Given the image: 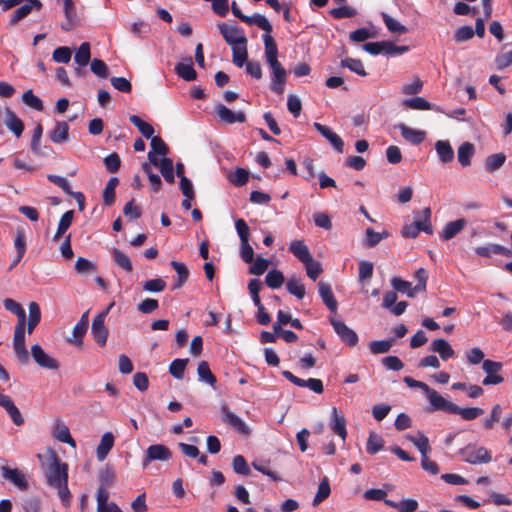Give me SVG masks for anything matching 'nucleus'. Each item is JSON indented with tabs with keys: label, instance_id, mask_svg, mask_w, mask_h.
<instances>
[{
	"label": "nucleus",
	"instance_id": "58",
	"mask_svg": "<svg viewBox=\"0 0 512 512\" xmlns=\"http://www.w3.org/2000/svg\"><path fill=\"white\" fill-rule=\"evenodd\" d=\"M249 173L244 168H236L233 174L229 177V181L235 186H243L248 182Z\"/></svg>",
	"mask_w": 512,
	"mask_h": 512
},
{
	"label": "nucleus",
	"instance_id": "17",
	"mask_svg": "<svg viewBox=\"0 0 512 512\" xmlns=\"http://www.w3.org/2000/svg\"><path fill=\"white\" fill-rule=\"evenodd\" d=\"M2 475L5 479L11 481L20 490H26L28 488V482L25 475L18 469H12L7 466L1 468Z\"/></svg>",
	"mask_w": 512,
	"mask_h": 512
},
{
	"label": "nucleus",
	"instance_id": "50",
	"mask_svg": "<svg viewBox=\"0 0 512 512\" xmlns=\"http://www.w3.org/2000/svg\"><path fill=\"white\" fill-rule=\"evenodd\" d=\"M394 341V338L388 340L373 341L369 344L370 351L373 354L387 353L391 349Z\"/></svg>",
	"mask_w": 512,
	"mask_h": 512
},
{
	"label": "nucleus",
	"instance_id": "63",
	"mask_svg": "<svg viewBox=\"0 0 512 512\" xmlns=\"http://www.w3.org/2000/svg\"><path fill=\"white\" fill-rule=\"evenodd\" d=\"M104 164L108 172L115 173L119 170L121 165V159L115 152L104 158Z\"/></svg>",
	"mask_w": 512,
	"mask_h": 512
},
{
	"label": "nucleus",
	"instance_id": "28",
	"mask_svg": "<svg viewBox=\"0 0 512 512\" xmlns=\"http://www.w3.org/2000/svg\"><path fill=\"white\" fill-rule=\"evenodd\" d=\"M431 350L438 353L443 360H448L454 355L451 345L442 338L436 339L431 343Z\"/></svg>",
	"mask_w": 512,
	"mask_h": 512
},
{
	"label": "nucleus",
	"instance_id": "47",
	"mask_svg": "<svg viewBox=\"0 0 512 512\" xmlns=\"http://www.w3.org/2000/svg\"><path fill=\"white\" fill-rule=\"evenodd\" d=\"M197 373L200 381H204L207 384H215L216 377L210 370L209 364L206 361H201L197 367Z\"/></svg>",
	"mask_w": 512,
	"mask_h": 512
},
{
	"label": "nucleus",
	"instance_id": "61",
	"mask_svg": "<svg viewBox=\"0 0 512 512\" xmlns=\"http://www.w3.org/2000/svg\"><path fill=\"white\" fill-rule=\"evenodd\" d=\"M166 287V282L161 278H155L143 283V289L147 292H162Z\"/></svg>",
	"mask_w": 512,
	"mask_h": 512
},
{
	"label": "nucleus",
	"instance_id": "62",
	"mask_svg": "<svg viewBox=\"0 0 512 512\" xmlns=\"http://www.w3.org/2000/svg\"><path fill=\"white\" fill-rule=\"evenodd\" d=\"M235 229L237 231L241 243L245 241L249 242L250 229L244 219L239 218L235 221Z\"/></svg>",
	"mask_w": 512,
	"mask_h": 512
},
{
	"label": "nucleus",
	"instance_id": "38",
	"mask_svg": "<svg viewBox=\"0 0 512 512\" xmlns=\"http://www.w3.org/2000/svg\"><path fill=\"white\" fill-rule=\"evenodd\" d=\"M130 122L138 128L140 133L147 139H150L153 137L154 134V128L151 124L148 122H145L137 115H131L129 117Z\"/></svg>",
	"mask_w": 512,
	"mask_h": 512
},
{
	"label": "nucleus",
	"instance_id": "55",
	"mask_svg": "<svg viewBox=\"0 0 512 512\" xmlns=\"http://www.w3.org/2000/svg\"><path fill=\"white\" fill-rule=\"evenodd\" d=\"M246 46L247 45H245V46L238 45V46L232 47V60H233V63L238 67H242L244 65V63L247 62L248 53H247Z\"/></svg>",
	"mask_w": 512,
	"mask_h": 512
},
{
	"label": "nucleus",
	"instance_id": "41",
	"mask_svg": "<svg viewBox=\"0 0 512 512\" xmlns=\"http://www.w3.org/2000/svg\"><path fill=\"white\" fill-rule=\"evenodd\" d=\"M91 58L90 52V44L88 42H83L79 48L77 49L74 61L81 67L86 66Z\"/></svg>",
	"mask_w": 512,
	"mask_h": 512
},
{
	"label": "nucleus",
	"instance_id": "53",
	"mask_svg": "<svg viewBox=\"0 0 512 512\" xmlns=\"http://www.w3.org/2000/svg\"><path fill=\"white\" fill-rule=\"evenodd\" d=\"M232 468L236 474L243 476H248L250 474L248 463L242 455L234 456L232 460Z\"/></svg>",
	"mask_w": 512,
	"mask_h": 512
},
{
	"label": "nucleus",
	"instance_id": "12",
	"mask_svg": "<svg viewBox=\"0 0 512 512\" xmlns=\"http://www.w3.org/2000/svg\"><path fill=\"white\" fill-rule=\"evenodd\" d=\"M40 0H26L23 5L17 8L12 14L9 24L15 26L20 20L27 17L33 10L40 11L42 8Z\"/></svg>",
	"mask_w": 512,
	"mask_h": 512
},
{
	"label": "nucleus",
	"instance_id": "46",
	"mask_svg": "<svg viewBox=\"0 0 512 512\" xmlns=\"http://www.w3.org/2000/svg\"><path fill=\"white\" fill-rule=\"evenodd\" d=\"M160 172L168 183L175 182L173 161L170 158L163 157L161 159Z\"/></svg>",
	"mask_w": 512,
	"mask_h": 512
},
{
	"label": "nucleus",
	"instance_id": "3",
	"mask_svg": "<svg viewBox=\"0 0 512 512\" xmlns=\"http://www.w3.org/2000/svg\"><path fill=\"white\" fill-rule=\"evenodd\" d=\"M418 388H423L430 403V411H443L448 414H452L453 411H456L455 403L441 396L436 390L430 388V386H418Z\"/></svg>",
	"mask_w": 512,
	"mask_h": 512
},
{
	"label": "nucleus",
	"instance_id": "48",
	"mask_svg": "<svg viewBox=\"0 0 512 512\" xmlns=\"http://www.w3.org/2000/svg\"><path fill=\"white\" fill-rule=\"evenodd\" d=\"M382 18L385 26L391 33L403 34L407 31L404 25L392 18L389 14L382 12Z\"/></svg>",
	"mask_w": 512,
	"mask_h": 512
},
{
	"label": "nucleus",
	"instance_id": "51",
	"mask_svg": "<svg viewBox=\"0 0 512 512\" xmlns=\"http://www.w3.org/2000/svg\"><path fill=\"white\" fill-rule=\"evenodd\" d=\"M22 100L27 106L37 111H43L44 109L42 100L38 96L34 95L32 90H27L24 92L22 95Z\"/></svg>",
	"mask_w": 512,
	"mask_h": 512
},
{
	"label": "nucleus",
	"instance_id": "64",
	"mask_svg": "<svg viewBox=\"0 0 512 512\" xmlns=\"http://www.w3.org/2000/svg\"><path fill=\"white\" fill-rule=\"evenodd\" d=\"M90 69L100 78H106L108 76V67L105 62L100 59H93L90 64Z\"/></svg>",
	"mask_w": 512,
	"mask_h": 512
},
{
	"label": "nucleus",
	"instance_id": "16",
	"mask_svg": "<svg viewBox=\"0 0 512 512\" xmlns=\"http://www.w3.org/2000/svg\"><path fill=\"white\" fill-rule=\"evenodd\" d=\"M318 292L319 296L321 297L323 303L327 306V308L331 312L335 313L337 310L338 303L334 297L331 285L326 282L320 281L318 283Z\"/></svg>",
	"mask_w": 512,
	"mask_h": 512
},
{
	"label": "nucleus",
	"instance_id": "26",
	"mask_svg": "<svg viewBox=\"0 0 512 512\" xmlns=\"http://www.w3.org/2000/svg\"><path fill=\"white\" fill-rule=\"evenodd\" d=\"M175 72L177 75L186 80V81H194L197 78V73L193 67L192 58H187V63H178L175 66Z\"/></svg>",
	"mask_w": 512,
	"mask_h": 512
},
{
	"label": "nucleus",
	"instance_id": "4",
	"mask_svg": "<svg viewBox=\"0 0 512 512\" xmlns=\"http://www.w3.org/2000/svg\"><path fill=\"white\" fill-rule=\"evenodd\" d=\"M462 459L470 464L489 463L492 460L490 452L485 447L467 445L459 451Z\"/></svg>",
	"mask_w": 512,
	"mask_h": 512
},
{
	"label": "nucleus",
	"instance_id": "37",
	"mask_svg": "<svg viewBox=\"0 0 512 512\" xmlns=\"http://www.w3.org/2000/svg\"><path fill=\"white\" fill-rule=\"evenodd\" d=\"M112 257H113L114 263L118 267L122 268L123 270H125L128 273L132 272L133 266H132L131 260L124 252H122L118 248H113Z\"/></svg>",
	"mask_w": 512,
	"mask_h": 512
},
{
	"label": "nucleus",
	"instance_id": "10",
	"mask_svg": "<svg viewBox=\"0 0 512 512\" xmlns=\"http://www.w3.org/2000/svg\"><path fill=\"white\" fill-rule=\"evenodd\" d=\"M482 368L487 374L482 384H500L505 381V378L499 374L502 369V363L492 360H484Z\"/></svg>",
	"mask_w": 512,
	"mask_h": 512
},
{
	"label": "nucleus",
	"instance_id": "27",
	"mask_svg": "<svg viewBox=\"0 0 512 512\" xmlns=\"http://www.w3.org/2000/svg\"><path fill=\"white\" fill-rule=\"evenodd\" d=\"M53 436L59 442L67 443L72 447L76 446V442L72 438L68 426L65 425L63 422H57L54 428Z\"/></svg>",
	"mask_w": 512,
	"mask_h": 512
},
{
	"label": "nucleus",
	"instance_id": "9",
	"mask_svg": "<svg viewBox=\"0 0 512 512\" xmlns=\"http://www.w3.org/2000/svg\"><path fill=\"white\" fill-rule=\"evenodd\" d=\"M220 410L224 423L234 428L240 434L248 435L250 433L248 425L240 417L231 412L226 404H222Z\"/></svg>",
	"mask_w": 512,
	"mask_h": 512
},
{
	"label": "nucleus",
	"instance_id": "43",
	"mask_svg": "<svg viewBox=\"0 0 512 512\" xmlns=\"http://www.w3.org/2000/svg\"><path fill=\"white\" fill-rule=\"evenodd\" d=\"M286 289L291 295H294L298 299H303L306 293L304 284H302L299 279L294 277L288 279L286 283Z\"/></svg>",
	"mask_w": 512,
	"mask_h": 512
},
{
	"label": "nucleus",
	"instance_id": "19",
	"mask_svg": "<svg viewBox=\"0 0 512 512\" xmlns=\"http://www.w3.org/2000/svg\"><path fill=\"white\" fill-rule=\"evenodd\" d=\"M289 251L303 264L310 262L312 255L302 240H294L289 245Z\"/></svg>",
	"mask_w": 512,
	"mask_h": 512
},
{
	"label": "nucleus",
	"instance_id": "35",
	"mask_svg": "<svg viewBox=\"0 0 512 512\" xmlns=\"http://www.w3.org/2000/svg\"><path fill=\"white\" fill-rule=\"evenodd\" d=\"M475 148L470 142H464L458 148V161L462 166H469L471 164V158L474 155Z\"/></svg>",
	"mask_w": 512,
	"mask_h": 512
},
{
	"label": "nucleus",
	"instance_id": "57",
	"mask_svg": "<svg viewBox=\"0 0 512 512\" xmlns=\"http://www.w3.org/2000/svg\"><path fill=\"white\" fill-rule=\"evenodd\" d=\"M330 15L335 19L352 18L356 16L357 11L355 8L350 6H340L330 10Z\"/></svg>",
	"mask_w": 512,
	"mask_h": 512
},
{
	"label": "nucleus",
	"instance_id": "29",
	"mask_svg": "<svg viewBox=\"0 0 512 512\" xmlns=\"http://www.w3.org/2000/svg\"><path fill=\"white\" fill-rule=\"evenodd\" d=\"M506 161V155L503 152L491 154L486 157L484 167L487 172L494 173L499 170Z\"/></svg>",
	"mask_w": 512,
	"mask_h": 512
},
{
	"label": "nucleus",
	"instance_id": "22",
	"mask_svg": "<svg viewBox=\"0 0 512 512\" xmlns=\"http://www.w3.org/2000/svg\"><path fill=\"white\" fill-rule=\"evenodd\" d=\"M114 446V435L111 432H106L102 435L99 445L96 449V456L99 461L106 459L107 455Z\"/></svg>",
	"mask_w": 512,
	"mask_h": 512
},
{
	"label": "nucleus",
	"instance_id": "36",
	"mask_svg": "<svg viewBox=\"0 0 512 512\" xmlns=\"http://www.w3.org/2000/svg\"><path fill=\"white\" fill-rule=\"evenodd\" d=\"M171 266L173 267V269L176 271V273L178 275L177 281L175 282L173 288L179 289L188 280L189 270L184 263L178 262V261H171Z\"/></svg>",
	"mask_w": 512,
	"mask_h": 512
},
{
	"label": "nucleus",
	"instance_id": "54",
	"mask_svg": "<svg viewBox=\"0 0 512 512\" xmlns=\"http://www.w3.org/2000/svg\"><path fill=\"white\" fill-rule=\"evenodd\" d=\"M98 477L100 482V486L98 489L104 488L107 490V488L110 487L115 481V473L109 467L101 469Z\"/></svg>",
	"mask_w": 512,
	"mask_h": 512
},
{
	"label": "nucleus",
	"instance_id": "39",
	"mask_svg": "<svg viewBox=\"0 0 512 512\" xmlns=\"http://www.w3.org/2000/svg\"><path fill=\"white\" fill-rule=\"evenodd\" d=\"M330 493H331L330 484H329L327 477H325L320 481V483L318 485L317 493L313 499V506L316 507L320 503H322L324 500H326L329 497Z\"/></svg>",
	"mask_w": 512,
	"mask_h": 512
},
{
	"label": "nucleus",
	"instance_id": "15",
	"mask_svg": "<svg viewBox=\"0 0 512 512\" xmlns=\"http://www.w3.org/2000/svg\"><path fill=\"white\" fill-rule=\"evenodd\" d=\"M313 126L323 137H325L331 143L337 152H343L344 142L338 134L333 132L328 126L318 122H315Z\"/></svg>",
	"mask_w": 512,
	"mask_h": 512
},
{
	"label": "nucleus",
	"instance_id": "34",
	"mask_svg": "<svg viewBox=\"0 0 512 512\" xmlns=\"http://www.w3.org/2000/svg\"><path fill=\"white\" fill-rule=\"evenodd\" d=\"M73 217V210H68L61 216L60 221L58 223L57 231L53 237L54 241H59L62 235L69 229V227L72 224Z\"/></svg>",
	"mask_w": 512,
	"mask_h": 512
},
{
	"label": "nucleus",
	"instance_id": "32",
	"mask_svg": "<svg viewBox=\"0 0 512 512\" xmlns=\"http://www.w3.org/2000/svg\"><path fill=\"white\" fill-rule=\"evenodd\" d=\"M29 318L27 321V332L31 334L35 327L40 323L41 321V310L38 303L32 301L29 303Z\"/></svg>",
	"mask_w": 512,
	"mask_h": 512
},
{
	"label": "nucleus",
	"instance_id": "56",
	"mask_svg": "<svg viewBox=\"0 0 512 512\" xmlns=\"http://www.w3.org/2000/svg\"><path fill=\"white\" fill-rule=\"evenodd\" d=\"M97 512H112L108 503L109 492L102 488L97 490Z\"/></svg>",
	"mask_w": 512,
	"mask_h": 512
},
{
	"label": "nucleus",
	"instance_id": "44",
	"mask_svg": "<svg viewBox=\"0 0 512 512\" xmlns=\"http://www.w3.org/2000/svg\"><path fill=\"white\" fill-rule=\"evenodd\" d=\"M341 66L344 68H348L352 72L360 75V76H366L367 72L363 66V63L360 59H354L350 57H346L345 59L341 60Z\"/></svg>",
	"mask_w": 512,
	"mask_h": 512
},
{
	"label": "nucleus",
	"instance_id": "25",
	"mask_svg": "<svg viewBox=\"0 0 512 512\" xmlns=\"http://www.w3.org/2000/svg\"><path fill=\"white\" fill-rule=\"evenodd\" d=\"M330 426L333 432L339 435L342 440L345 441L347 437L346 420L343 415L338 414V411L335 407L332 409V422Z\"/></svg>",
	"mask_w": 512,
	"mask_h": 512
},
{
	"label": "nucleus",
	"instance_id": "23",
	"mask_svg": "<svg viewBox=\"0 0 512 512\" xmlns=\"http://www.w3.org/2000/svg\"><path fill=\"white\" fill-rule=\"evenodd\" d=\"M66 22L61 25L64 31H70L77 24V14L72 0H63Z\"/></svg>",
	"mask_w": 512,
	"mask_h": 512
},
{
	"label": "nucleus",
	"instance_id": "40",
	"mask_svg": "<svg viewBox=\"0 0 512 512\" xmlns=\"http://www.w3.org/2000/svg\"><path fill=\"white\" fill-rule=\"evenodd\" d=\"M484 413V410L479 407H467V408H461L458 405H456V411H453L452 414H458L460 417L465 421H471L479 416H481Z\"/></svg>",
	"mask_w": 512,
	"mask_h": 512
},
{
	"label": "nucleus",
	"instance_id": "52",
	"mask_svg": "<svg viewBox=\"0 0 512 512\" xmlns=\"http://www.w3.org/2000/svg\"><path fill=\"white\" fill-rule=\"evenodd\" d=\"M14 246L17 250V254H19L20 257H24L26 253V234L23 227H18L16 229Z\"/></svg>",
	"mask_w": 512,
	"mask_h": 512
},
{
	"label": "nucleus",
	"instance_id": "21",
	"mask_svg": "<svg viewBox=\"0 0 512 512\" xmlns=\"http://www.w3.org/2000/svg\"><path fill=\"white\" fill-rule=\"evenodd\" d=\"M466 225L464 218L457 219L455 221L448 222L440 233V238L443 241H448L455 237Z\"/></svg>",
	"mask_w": 512,
	"mask_h": 512
},
{
	"label": "nucleus",
	"instance_id": "49",
	"mask_svg": "<svg viewBox=\"0 0 512 512\" xmlns=\"http://www.w3.org/2000/svg\"><path fill=\"white\" fill-rule=\"evenodd\" d=\"M391 284L396 292L406 294L409 297H412L414 295L413 291L416 288H412V284L408 281H405L399 277H394L391 280Z\"/></svg>",
	"mask_w": 512,
	"mask_h": 512
},
{
	"label": "nucleus",
	"instance_id": "13",
	"mask_svg": "<svg viewBox=\"0 0 512 512\" xmlns=\"http://www.w3.org/2000/svg\"><path fill=\"white\" fill-rule=\"evenodd\" d=\"M31 355L34 359V361L41 367L47 368V369H57L58 368V362L56 359L49 356L43 348L35 344L31 347Z\"/></svg>",
	"mask_w": 512,
	"mask_h": 512
},
{
	"label": "nucleus",
	"instance_id": "11",
	"mask_svg": "<svg viewBox=\"0 0 512 512\" xmlns=\"http://www.w3.org/2000/svg\"><path fill=\"white\" fill-rule=\"evenodd\" d=\"M331 325L334 328L336 334L340 337V339L349 345L350 347H354L358 343V335L354 330L349 328L343 321L331 319Z\"/></svg>",
	"mask_w": 512,
	"mask_h": 512
},
{
	"label": "nucleus",
	"instance_id": "30",
	"mask_svg": "<svg viewBox=\"0 0 512 512\" xmlns=\"http://www.w3.org/2000/svg\"><path fill=\"white\" fill-rule=\"evenodd\" d=\"M435 149L441 162L449 163L454 159V151L448 141H437Z\"/></svg>",
	"mask_w": 512,
	"mask_h": 512
},
{
	"label": "nucleus",
	"instance_id": "31",
	"mask_svg": "<svg viewBox=\"0 0 512 512\" xmlns=\"http://www.w3.org/2000/svg\"><path fill=\"white\" fill-rule=\"evenodd\" d=\"M3 304L7 311L17 316V323H26V312L20 303L12 298H6Z\"/></svg>",
	"mask_w": 512,
	"mask_h": 512
},
{
	"label": "nucleus",
	"instance_id": "8",
	"mask_svg": "<svg viewBox=\"0 0 512 512\" xmlns=\"http://www.w3.org/2000/svg\"><path fill=\"white\" fill-rule=\"evenodd\" d=\"M113 306V303H111L109 305V307L102 311L101 313H99L92 321V327H91V332L93 334V337L95 339V341L103 346L106 344V341H107V337H108V330L107 328L105 327V318L109 312V309Z\"/></svg>",
	"mask_w": 512,
	"mask_h": 512
},
{
	"label": "nucleus",
	"instance_id": "59",
	"mask_svg": "<svg viewBox=\"0 0 512 512\" xmlns=\"http://www.w3.org/2000/svg\"><path fill=\"white\" fill-rule=\"evenodd\" d=\"M142 170L147 174L154 192H158L162 186V180L159 175L154 174L150 165L146 162L142 164Z\"/></svg>",
	"mask_w": 512,
	"mask_h": 512
},
{
	"label": "nucleus",
	"instance_id": "33",
	"mask_svg": "<svg viewBox=\"0 0 512 512\" xmlns=\"http://www.w3.org/2000/svg\"><path fill=\"white\" fill-rule=\"evenodd\" d=\"M29 318L27 321V332L31 334L35 327L40 323L41 321V310L38 303L32 301L29 303Z\"/></svg>",
	"mask_w": 512,
	"mask_h": 512
},
{
	"label": "nucleus",
	"instance_id": "5",
	"mask_svg": "<svg viewBox=\"0 0 512 512\" xmlns=\"http://www.w3.org/2000/svg\"><path fill=\"white\" fill-rule=\"evenodd\" d=\"M26 323H16L13 336V349L20 363L29 361V353L25 345Z\"/></svg>",
	"mask_w": 512,
	"mask_h": 512
},
{
	"label": "nucleus",
	"instance_id": "20",
	"mask_svg": "<svg viewBox=\"0 0 512 512\" xmlns=\"http://www.w3.org/2000/svg\"><path fill=\"white\" fill-rule=\"evenodd\" d=\"M49 138L53 143L61 144L69 138V125L65 121H57L55 127L50 131Z\"/></svg>",
	"mask_w": 512,
	"mask_h": 512
},
{
	"label": "nucleus",
	"instance_id": "1",
	"mask_svg": "<svg viewBox=\"0 0 512 512\" xmlns=\"http://www.w3.org/2000/svg\"><path fill=\"white\" fill-rule=\"evenodd\" d=\"M270 34L271 33H265L263 35V41L266 61L271 69V90L277 94H282L286 84L287 73L278 61V48Z\"/></svg>",
	"mask_w": 512,
	"mask_h": 512
},
{
	"label": "nucleus",
	"instance_id": "24",
	"mask_svg": "<svg viewBox=\"0 0 512 512\" xmlns=\"http://www.w3.org/2000/svg\"><path fill=\"white\" fill-rule=\"evenodd\" d=\"M239 20L248 25H256L266 33H271L273 30V27L271 23L268 21V19L261 14H255L253 16H247L245 14H242Z\"/></svg>",
	"mask_w": 512,
	"mask_h": 512
},
{
	"label": "nucleus",
	"instance_id": "2",
	"mask_svg": "<svg viewBox=\"0 0 512 512\" xmlns=\"http://www.w3.org/2000/svg\"><path fill=\"white\" fill-rule=\"evenodd\" d=\"M45 476L50 487L68 482V465L62 462L55 452H51V462L45 470Z\"/></svg>",
	"mask_w": 512,
	"mask_h": 512
},
{
	"label": "nucleus",
	"instance_id": "14",
	"mask_svg": "<svg viewBox=\"0 0 512 512\" xmlns=\"http://www.w3.org/2000/svg\"><path fill=\"white\" fill-rule=\"evenodd\" d=\"M216 112L220 120L227 124L244 123L246 121V115L243 111L234 112L223 104L217 105Z\"/></svg>",
	"mask_w": 512,
	"mask_h": 512
},
{
	"label": "nucleus",
	"instance_id": "6",
	"mask_svg": "<svg viewBox=\"0 0 512 512\" xmlns=\"http://www.w3.org/2000/svg\"><path fill=\"white\" fill-rule=\"evenodd\" d=\"M218 29L227 44L234 46L247 45V38L242 28L238 26H230L226 23H219Z\"/></svg>",
	"mask_w": 512,
	"mask_h": 512
},
{
	"label": "nucleus",
	"instance_id": "18",
	"mask_svg": "<svg viewBox=\"0 0 512 512\" xmlns=\"http://www.w3.org/2000/svg\"><path fill=\"white\" fill-rule=\"evenodd\" d=\"M5 120L4 123L6 127L17 137L19 138L24 131V124L20 118L10 109L5 108Z\"/></svg>",
	"mask_w": 512,
	"mask_h": 512
},
{
	"label": "nucleus",
	"instance_id": "7",
	"mask_svg": "<svg viewBox=\"0 0 512 512\" xmlns=\"http://www.w3.org/2000/svg\"><path fill=\"white\" fill-rule=\"evenodd\" d=\"M172 458L171 450L163 444L150 445L143 456L142 468L146 469L152 461H168Z\"/></svg>",
	"mask_w": 512,
	"mask_h": 512
},
{
	"label": "nucleus",
	"instance_id": "42",
	"mask_svg": "<svg viewBox=\"0 0 512 512\" xmlns=\"http://www.w3.org/2000/svg\"><path fill=\"white\" fill-rule=\"evenodd\" d=\"M189 360L187 358L174 359L169 365V373L176 379L182 380Z\"/></svg>",
	"mask_w": 512,
	"mask_h": 512
},
{
	"label": "nucleus",
	"instance_id": "60",
	"mask_svg": "<svg viewBox=\"0 0 512 512\" xmlns=\"http://www.w3.org/2000/svg\"><path fill=\"white\" fill-rule=\"evenodd\" d=\"M270 261L263 257H257L254 264L249 268V273L253 275H262L269 267Z\"/></svg>",
	"mask_w": 512,
	"mask_h": 512
},
{
	"label": "nucleus",
	"instance_id": "45",
	"mask_svg": "<svg viewBox=\"0 0 512 512\" xmlns=\"http://www.w3.org/2000/svg\"><path fill=\"white\" fill-rule=\"evenodd\" d=\"M285 281L284 275L281 271L273 269L269 271L265 277V283L272 289L280 288Z\"/></svg>",
	"mask_w": 512,
	"mask_h": 512
}]
</instances>
